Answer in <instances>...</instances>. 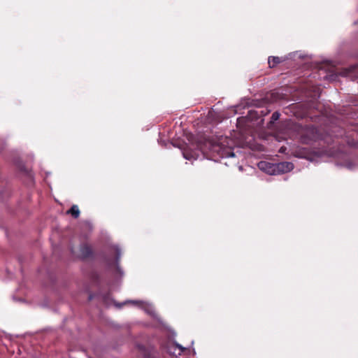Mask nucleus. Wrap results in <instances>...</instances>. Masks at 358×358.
<instances>
[{
  "instance_id": "423d86ee",
  "label": "nucleus",
  "mask_w": 358,
  "mask_h": 358,
  "mask_svg": "<svg viewBox=\"0 0 358 358\" xmlns=\"http://www.w3.org/2000/svg\"><path fill=\"white\" fill-rule=\"evenodd\" d=\"M280 62L281 60L278 57H269L268 59V64L270 68L275 67Z\"/></svg>"
},
{
  "instance_id": "f257e3e1",
  "label": "nucleus",
  "mask_w": 358,
  "mask_h": 358,
  "mask_svg": "<svg viewBox=\"0 0 358 358\" xmlns=\"http://www.w3.org/2000/svg\"><path fill=\"white\" fill-rule=\"evenodd\" d=\"M260 170L269 175H279L292 170L294 165L291 162H283L280 163H270L268 162H260L258 163Z\"/></svg>"
},
{
  "instance_id": "7ed1b4c3",
  "label": "nucleus",
  "mask_w": 358,
  "mask_h": 358,
  "mask_svg": "<svg viewBox=\"0 0 358 358\" xmlns=\"http://www.w3.org/2000/svg\"><path fill=\"white\" fill-rule=\"evenodd\" d=\"M80 256L83 259L90 257L93 254L91 246L87 244H83L80 246Z\"/></svg>"
},
{
  "instance_id": "39448f33",
  "label": "nucleus",
  "mask_w": 358,
  "mask_h": 358,
  "mask_svg": "<svg viewBox=\"0 0 358 358\" xmlns=\"http://www.w3.org/2000/svg\"><path fill=\"white\" fill-rule=\"evenodd\" d=\"M66 213L71 215L74 218H78L80 215V210L78 206L73 205Z\"/></svg>"
},
{
  "instance_id": "1a4fd4ad",
  "label": "nucleus",
  "mask_w": 358,
  "mask_h": 358,
  "mask_svg": "<svg viewBox=\"0 0 358 358\" xmlns=\"http://www.w3.org/2000/svg\"><path fill=\"white\" fill-rule=\"evenodd\" d=\"M129 302L131 303H134V304H138L139 303V301H131Z\"/></svg>"
},
{
  "instance_id": "20e7f679",
  "label": "nucleus",
  "mask_w": 358,
  "mask_h": 358,
  "mask_svg": "<svg viewBox=\"0 0 358 358\" xmlns=\"http://www.w3.org/2000/svg\"><path fill=\"white\" fill-rule=\"evenodd\" d=\"M182 155L184 158L187 160H195L199 157L197 151L191 150L189 149L184 150L182 152Z\"/></svg>"
},
{
  "instance_id": "6e6552de",
  "label": "nucleus",
  "mask_w": 358,
  "mask_h": 358,
  "mask_svg": "<svg viewBox=\"0 0 358 358\" xmlns=\"http://www.w3.org/2000/svg\"><path fill=\"white\" fill-rule=\"evenodd\" d=\"M115 250H116V253H117V258L119 259L120 257V255H121L120 250V248H116Z\"/></svg>"
},
{
  "instance_id": "f03ea898",
  "label": "nucleus",
  "mask_w": 358,
  "mask_h": 358,
  "mask_svg": "<svg viewBox=\"0 0 358 358\" xmlns=\"http://www.w3.org/2000/svg\"><path fill=\"white\" fill-rule=\"evenodd\" d=\"M225 143H228V138L227 137L221 138L218 143L209 142L208 145L209 147L210 152L213 156L217 155L222 158L234 157L235 155L232 150V148L229 146L225 145Z\"/></svg>"
},
{
  "instance_id": "0eeeda50",
  "label": "nucleus",
  "mask_w": 358,
  "mask_h": 358,
  "mask_svg": "<svg viewBox=\"0 0 358 358\" xmlns=\"http://www.w3.org/2000/svg\"><path fill=\"white\" fill-rule=\"evenodd\" d=\"M280 117V114L278 112H275L272 114L271 122H273L278 120Z\"/></svg>"
}]
</instances>
